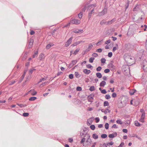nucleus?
Instances as JSON below:
<instances>
[{"label": "nucleus", "mask_w": 147, "mask_h": 147, "mask_svg": "<svg viewBox=\"0 0 147 147\" xmlns=\"http://www.w3.org/2000/svg\"><path fill=\"white\" fill-rule=\"evenodd\" d=\"M36 99V97H32L29 99V100L30 101H33L35 100Z\"/></svg>", "instance_id": "30"}, {"label": "nucleus", "mask_w": 147, "mask_h": 147, "mask_svg": "<svg viewBox=\"0 0 147 147\" xmlns=\"http://www.w3.org/2000/svg\"><path fill=\"white\" fill-rule=\"evenodd\" d=\"M96 76L99 78H100L102 77V76L101 74L99 72L96 73Z\"/></svg>", "instance_id": "19"}, {"label": "nucleus", "mask_w": 147, "mask_h": 147, "mask_svg": "<svg viewBox=\"0 0 147 147\" xmlns=\"http://www.w3.org/2000/svg\"><path fill=\"white\" fill-rule=\"evenodd\" d=\"M95 119L96 120V123H97L99 122L100 119L96 117Z\"/></svg>", "instance_id": "64"}, {"label": "nucleus", "mask_w": 147, "mask_h": 147, "mask_svg": "<svg viewBox=\"0 0 147 147\" xmlns=\"http://www.w3.org/2000/svg\"><path fill=\"white\" fill-rule=\"evenodd\" d=\"M26 74V72H24V74L19 79V80L18 81V83H20L21 82H22V81L23 80V79H24L25 75Z\"/></svg>", "instance_id": "13"}, {"label": "nucleus", "mask_w": 147, "mask_h": 147, "mask_svg": "<svg viewBox=\"0 0 147 147\" xmlns=\"http://www.w3.org/2000/svg\"><path fill=\"white\" fill-rule=\"evenodd\" d=\"M102 67L100 66H99L97 68L96 70L97 71H100L102 69Z\"/></svg>", "instance_id": "43"}, {"label": "nucleus", "mask_w": 147, "mask_h": 147, "mask_svg": "<svg viewBox=\"0 0 147 147\" xmlns=\"http://www.w3.org/2000/svg\"><path fill=\"white\" fill-rule=\"evenodd\" d=\"M109 103L107 101H105L104 102V105L105 106H108L109 105Z\"/></svg>", "instance_id": "31"}, {"label": "nucleus", "mask_w": 147, "mask_h": 147, "mask_svg": "<svg viewBox=\"0 0 147 147\" xmlns=\"http://www.w3.org/2000/svg\"><path fill=\"white\" fill-rule=\"evenodd\" d=\"M71 24V22H70L68 23L67 24L65 25L64 26V27H66L68 26H70V24Z\"/></svg>", "instance_id": "60"}, {"label": "nucleus", "mask_w": 147, "mask_h": 147, "mask_svg": "<svg viewBox=\"0 0 147 147\" xmlns=\"http://www.w3.org/2000/svg\"><path fill=\"white\" fill-rule=\"evenodd\" d=\"M47 79V78L46 77H44V78H42L40 79V80L38 82V84L40 82L43 81H45V80Z\"/></svg>", "instance_id": "26"}, {"label": "nucleus", "mask_w": 147, "mask_h": 147, "mask_svg": "<svg viewBox=\"0 0 147 147\" xmlns=\"http://www.w3.org/2000/svg\"><path fill=\"white\" fill-rule=\"evenodd\" d=\"M28 92L30 93L32 95H35L37 93V92L34 91V90H31Z\"/></svg>", "instance_id": "11"}, {"label": "nucleus", "mask_w": 147, "mask_h": 147, "mask_svg": "<svg viewBox=\"0 0 147 147\" xmlns=\"http://www.w3.org/2000/svg\"><path fill=\"white\" fill-rule=\"evenodd\" d=\"M116 45L117 46V47H113V52H114L115 51L116 49H117L118 47V45L117 44H116Z\"/></svg>", "instance_id": "36"}, {"label": "nucleus", "mask_w": 147, "mask_h": 147, "mask_svg": "<svg viewBox=\"0 0 147 147\" xmlns=\"http://www.w3.org/2000/svg\"><path fill=\"white\" fill-rule=\"evenodd\" d=\"M105 127L106 129H108L109 127V124L108 123H106L105 125Z\"/></svg>", "instance_id": "40"}, {"label": "nucleus", "mask_w": 147, "mask_h": 147, "mask_svg": "<svg viewBox=\"0 0 147 147\" xmlns=\"http://www.w3.org/2000/svg\"><path fill=\"white\" fill-rule=\"evenodd\" d=\"M95 90V87L94 86H91L89 90L91 91H94Z\"/></svg>", "instance_id": "29"}, {"label": "nucleus", "mask_w": 147, "mask_h": 147, "mask_svg": "<svg viewBox=\"0 0 147 147\" xmlns=\"http://www.w3.org/2000/svg\"><path fill=\"white\" fill-rule=\"evenodd\" d=\"M73 39L72 37H71L66 42L65 46L66 47H68L71 43Z\"/></svg>", "instance_id": "3"}, {"label": "nucleus", "mask_w": 147, "mask_h": 147, "mask_svg": "<svg viewBox=\"0 0 147 147\" xmlns=\"http://www.w3.org/2000/svg\"><path fill=\"white\" fill-rule=\"evenodd\" d=\"M106 84V82L104 81H102L100 84V87H104Z\"/></svg>", "instance_id": "16"}, {"label": "nucleus", "mask_w": 147, "mask_h": 147, "mask_svg": "<svg viewBox=\"0 0 147 147\" xmlns=\"http://www.w3.org/2000/svg\"><path fill=\"white\" fill-rule=\"evenodd\" d=\"M69 78L70 79H72L73 78V74H70L69 76Z\"/></svg>", "instance_id": "56"}, {"label": "nucleus", "mask_w": 147, "mask_h": 147, "mask_svg": "<svg viewBox=\"0 0 147 147\" xmlns=\"http://www.w3.org/2000/svg\"><path fill=\"white\" fill-rule=\"evenodd\" d=\"M85 42L84 41H80L77 42H76L74 43L72 45V46L74 47L77 46L79 44L81 43H84Z\"/></svg>", "instance_id": "8"}, {"label": "nucleus", "mask_w": 147, "mask_h": 147, "mask_svg": "<svg viewBox=\"0 0 147 147\" xmlns=\"http://www.w3.org/2000/svg\"><path fill=\"white\" fill-rule=\"evenodd\" d=\"M86 66L88 68H91L92 67V66L90 64L87 65Z\"/></svg>", "instance_id": "61"}, {"label": "nucleus", "mask_w": 147, "mask_h": 147, "mask_svg": "<svg viewBox=\"0 0 147 147\" xmlns=\"http://www.w3.org/2000/svg\"><path fill=\"white\" fill-rule=\"evenodd\" d=\"M92 56L94 57H96L98 56V54L95 53H94L92 54Z\"/></svg>", "instance_id": "54"}, {"label": "nucleus", "mask_w": 147, "mask_h": 147, "mask_svg": "<svg viewBox=\"0 0 147 147\" xmlns=\"http://www.w3.org/2000/svg\"><path fill=\"white\" fill-rule=\"evenodd\" d=\"M107 11V9L106 8H104L102 11L99 13V16H102L104 15Z\"/></svg>", "instance_id": "7"}, {"label": "nucleus", "mask_w": 147, "mask_h": 147, "mask_svg": "<svg viewBox=\"0 0 147 147\" xmlns=\"http://www.w3.org/2000/svg\"><path fill=\"white\" fill-rule=\"evenodd\" d=\"M76 90L77 91H81L82 90V88L78 86L76 88Z\"/></svg>", "instance_id": "49"}, {"label": "nucleus", "mask_w": 147, "mask_h": 147, "mask_svg": "<svg viewBox=\"0 0 147 147\" xmlns=\"http://www.w3.org/2000/svg\"><path fill=\"white\" fill-rule=\"evenodd\" d=\"M38 54V52L37 51L35 52L34 53V54L33 55V58H34L35 57H36L37 55Z\"/></svg>", "instance_id": "37"}, {"label": "nucleus", "mask_w": 147, "mask_h": 147, "mask_svg": "<svg viewBox=\"0 0 147 147\" xmlns=\"http://www.w3.org/2000/svg\"><path fill=\"white\" fill-rule=\"evenodd\" d=\"M93 47V45L91 44H90L89 45L88 49L90 50Z\"/></svg>", "instance_id": "47"}, {"label": "nucleus", "mask_w": 147, "mask_h": 147, "mask_svg": "<svg viewBox=\"0 0 147 147\" xmlns=\"http://www.w3.org/2000/svg\"><path fill=\"white\" fill-rule=\"evenodd\" d=\"M116 123L119 124H122L123 123V122L121 120L119 119L117 120L116 121Z\"/></svg>", "instance_id": "27"}, {"label": "nucleus", "mask_w": 147, "mask_h": 147, "mask_svg": "<svg viewBox=\"0 0 147 147\" xmlns=\"http://www.w3.org/2000/svg\"><path fill=\"white\" fill-rule=\"evenodd\" d=\"M16 81H17L16 80L11 81L10 82L9 85H11L13 84Z\"/></svg>", "instance_id": "45"}, {"label": "nucleus", "mask_w": 147, "mask_h": 147, "mask_svg": "<svg viewBox=\"0 0 147 147\" xmlns=\"http://www.w3.org/2000/svg\"><path fill=\"white\" fill-rule=\"evenodd\" d=\"M44 55L42 53L40 54L39 56V58L40 60H42L44 58Z\"/></svg>", "instance_id": "21"}, {"label": "nucleus", "mask_w": 147, "mask_h": 147, "mask_svg": "<svg viewBox=\"0 0 147 147\" xmlns=\"http://www.w3.org/2000/svg\"><path fill=\"white\" fill-rule=\"evenodd\" d=\"M104 112L105 113H109L110 112V111L108 109H107L105 110Z\"/></svg>", "instance_id": "39"}, {"label": "nucleus", "mask_w": 147, "mask_h": 147, "mask_svg": "<svg viewBox=\"0 0 147 147\" xmlns=\"http://www.w3.org/2000/svg\"><path fill=\"white\" fill-rule=\"evenodd\" d=\"M107 134H102L101 135V138H107Z\"/></svg>", "instance_id": "44"}, {"label": "nucleus", "mask_w": 147, "mask_h": 147, "mask_svg": "<svg viewBox=\"0 0 147 147\" xmlns=\"http://www.w3.org/2000/svg\"><path fill=\"white\" fill-rule=\"evenodd\" d=\"M115 21V19H113L111 20L108 21V22H107V25H109L113 23Z\"/></svg>", "instance_id": "12"}, {"label": "nucleus", "mask_w": 147, "mask_h": 147, "mask_svg": "<svg viewBox=\"0 0 147 147\" xmlns=\"http://www.w3.org/2000/svg\"><path fill=\"white\" fill-rule=\"evenodd\" d=\"M107 67L112 71H114L116 70L115 66L111 63L108 65Z\"/></svg>", "instance_id": "1"}, {"label": "nucleus", "mask_w": 147, "mask_h": 147, "mask_svg": "<svg viewBox=\"0 0 147 147\" xmlns=\"http://www.w3.org/2000/svg\"><path fill=\"white\" fill-rule=\"evenodd\" d=\"M80 50V49L79 48L77 49L73 53V54L74 55H76V54L78 53V52Z\"/></svg>", "instance_id": "25"}, {"label": "nucleus", "mask_w": 147, "mask_h": 147, "mask_svg": "<svg viewBox=\"0 0 147 147\" xmlns=\"http://www.w3.org/2000/svg\"><path fill=\"white\" fill-rule=\"evenodd\" d=\"M87 5H86L85 6H84L82 8V11H85L86 10V7L87 6Z\"/></svg>", "instance_id": "52"}, {"label": "nucleus", "mask_w": 147, "mask_h": 147, "mask_svg": "<svg viewBox=\"0 0 147 147\" xmlns=\"http://www.w3.org/2000/svg\"><path fill=\"white\" fill-rule=\"evenodd\" d=\"M84 132H83L82 133H80V136L81 137H85L86 136V135H87V132H86L85 130H83Z\"/></svg>", "instance_id": "15"}, {"label": "nucleus", "mask_w": 147, "mask_h": 147, "mask_svg": "<svg viewBox=\"0 0 147 147\" xmlns=\"http://www.w3.org/2000/svg\"><path fill=\"white\" fill-rule=\"evenodd\" d=\"M135 125L137 126H139L140 125L138 121H135Z\"/></svg>", "instance_id": "32"}, {"label": "nucleus", "mask_w": 147, "mask_h": 147, "mask_svg": "<svg viewBox=\"0 0 147 147\" xmlns=\"http://www.w3.org/2000/svg\"><path fill=\"white\" fill-rule=\"evenodd\" d=\"M134 104L133 105L134 106H136L139 104V101L138 100H134Z\"/></svg>", "instance_id": "14"}, {"label": "nucleus", "mask_w": 147, "mask_h": 147, "mask_svg": "<svg viewBox=\"0 0 147 147\" xmlns=\"http://www.w3.org/2000/svg\"><path fill=\"white\" fill-rule=\"evenodd\" d=\"M110 71V70L109 69H107L105 70L104 72L106 73H107L109 72Z\"/></svg>", "instance_id": "50"}, {"label": "nucleus", "mask_w": 147, "mask_h": 147, "mask_svg": "<svg viewBox=\"0 0 147 147\" xmlns=\"http://www.w3.org/2000/svg\"><path fill=\"white\" fill-rule=\"evenodd\" d=\"M71 24H75L77 25L80 23V21L78 19H73L71 20L70 21Z\"/></svg>", "instance_id": "2"}, {"label": "nucleus", "mask_w": 147, "mask_h": 147, "mask_svg": "<svg viewBox=\"0 0 147 147\" xmlns=\"http://www.w3.org/2000/svg\"><path fill=\"white\" fill-rule=\"evenodd\" d=\"M83 72L86 74H89L90 72L91 71L90 70H88L87 69H85L83 70Z\"/></svg>", "instance_id": "17"}, {"label": "nucleus", "mask_w": 147, "mask_h": 147, "mask_svg": "<svg viewBox=\"0 0 147 147\" xmlns=\"http://www.w3.org/2000/svg\"><path fill=\"white\" fill-rule=\"evenodd\" d=\"M117 135V133L116 132L113 133V134H110L109 135V137L110 138H114Z\"/></svg>", "instance_id": "10"}, {"label": "nucleus", "mask_w": 147, "mask_h": 147, "mask_svg": "<svg viewBox=\"0 0 147 147\" xmlns=\"http://www.w3.org/2000/svg\"><path fill=\"white\" fill-rule=\"evenodd\" d=\"M33 40H30L29 43V46L30 48L33 45Z\"/></svg>", "instance_id": "28"}, {"label": "nucleus", "mask_w": 147, "mask_h": 147, "mask_svg": "<svg viewBox=\"0 0 147 147\" xmlns=\"http://www.w3.org/2000/svg\"><path fill=\"white\" fill-rule=\"evenodd\" d=\"M78 62V60H73L71 61V62L69 64V68H71L73 67V66L75 65Z\"/></svg>", "instance_id": "4"}, {"label": "nucleus", "mask_w": 147, "mask_h": 147, "mask_svg": "<svg viewBox=\"0 0 147 147\" xmlns=\"http://www.w3.org/2000/svg\"><path fill=\"white\" fill-rule=\"evenodd\" d=\"M136 90H134V89H133V90H131L130 91L129 93L131 95H132L134 94V93L136 92Z\"/></svg>", "instance_id": "22"}, {"label": "nucleus", "mask_w": 147, "mask_h": 147, "mask_svg": "<svg viewBox=\"0 0 147 147\" xmlns=\"http://www.w3.org/2000/svg\"><path fill=\"white\" fill-rule=\"evenodd\" d=\"M92 14H91V13H90L88 14V19L89 20H90V18L91 17Z\"/></svg>", "instance_id": "58"}, {"label": "nucleus", "mask_w": 147, "mask_h": 147, "mask_svg": "<svg viewBox=\"0 0 147 147\" xmlns=\"http://www.w3.org/2000/svg\"><path fill=\"white\" fill-rule=\"evenodd\" d=\"M93 119V118H91L90 119H89L88 121V123L90 124L91 123V121H92V120Z\"/></svg>", "instance_id": "48"}, {"label": "nucleus", "mask_w": 147, "mask_h": 147, "mask_svg": "<svg viewBox=\"0 0 147 147\" xmlns=\"http://www.w3.org/2000/svg\"><path fill=\"white\" fill-rule=\"evenodd\" d=\"M102 49L100 48L98 49L96 51L97 52H98L99 53H101L102 52Z\"/></svg>", "instance_id": "62"}, {"label": "nucleus", "mask_w": 147, "mask_h": 147, "mask_svg": "<svg viewBox=\"0 0 147 147\" xmlns=\"http://www.w3.org/2000/svg\"><path fill=\"white\" fill-rule=\"evenodd\" d=\"M100 61L102 63H105L106 60L105 58H102L101 59Z\"/></svg>", "instance_id": "38"}, {"label": "nucleus", "mask_w": 147, "mask_h": 147, "mask_svg": "<svg viewBox=\"0 0 147 147\" xmlns=\"http://www.w3.org/2000/svg\"><path fill=\"white\" fill-rule=\"evenodd\" d=\"M101 92L102 94H105L107 93V91L105 89H103L102 90Z\"/></svg>", "instance_id": "51"}, {"label": "nucleus", "mask_w": 147, "mask_h": 147, "mask_svg": "<svg viewBox=\"0 0 147 147\" xmlns=\"http://www.w3.org/2000/svg\"><path fill=\"white\" fill-rule=\"evenodd\" d=\"M90 128L91 129H92V130H94L95 129V127L94 125H91L90 126Z\"/></svg>", "instance_id": "41"}, {"label": "nucleus", "mask_w": 147, "mask_h": 147, "mask_svg": "<svg viewBox=\"0 0 147 147\" xmlns=\"http://www.w3.org/2000/svg\"><path fill=\"white\" fill-rule=\"evenodd\" d=\"M107 23V22L105 21L104 20H103L101 21L100 22V24L101 25H103L104 24H106Z\"/></svg>", "instance_id": "24"}, {"label": "nucleus", "mask_w": 147, "mask_h": 147, "mask_svg": "<svg viewBox=\"0 0 147 147\" xmlns=\"http://www.w3.org/2000/svg\"><path fill=\"white\" fill-rule=\"evenodd\" d=\"M105 98L106 99H108L111 98V97L109 94H107L105 95Z\"/></svg>", "instance_id": "35"}, {"label": "nucleus", "mask_w": 147, "mask_h": 147, "mask_svg": "<svg viewBox=\"0 0 147 147\" xmlns=\"http://www.w3.org/2000/svg\"><path fill=\"white\" fill-rule=\"evenodd\" d=\"M123 131L124 133H127V130L126 129H123Z\"/></svg>", "instance_id": "63"}, {"label": "nucleus", "mask_w": 147, "mask_h": 147, "mask_svg": "<svg viewBox=\"0 0 147 147\" xmlns=\"http://www.w3.org/2000/svg\"><path fill=\"white\" fill-rule=\"evenodd\" d=\"M82 16V12H80L78 15V16L80 18H81Z\"/></svg>", "instance_id": "46"}, {"label": "nucleus", "mask_w": 147, "mask_h": 147, "mask_svg": "<svg viewBox=\"0 0 147 147\" xmlns=\"http://www.w3.org/2000/svg\"><path fill=\"white\" fill-rule=\"evenodd\" d=\"M35 70V69H32L30 70L29 71V74H32L34 71Z\"/></svg>", "instance_id": "42"}, {"label": "nucleus", "mask_w": 147, "mask_h": 147, "mask_svg": "<svg viewBox=\"0 0 147 147\" xmlns=\"http://www.w3.org/2000/svg\"><path fill=\"white\" fill-rule=\"evenodd\" d=\"M88 138L86 141V142L87 143V144L88 145H90L92 143V141L90 139V137L89 134H87Z\"/></svg>", "instance_id": "6"}, {"label": "nucleus", "mask_w": 147, "mask_h": 147, "mask_svg": "<svg viewBox=\"0 0 147 147\" xmlns=\"http://www.w3.org/2000/svg\"><path fill=\"white\" fill-rule=\"evenodd\" d=\"M92 137L94 139H96L98 138V136L96 134H94L92 135Z\"/></svg>", "instance_id": "23"}, {"label": "nucleus", "mask_w": 147, "mask_h": 147, "mask_svg": "<svg viewBox=\"0 0 147 147\" xmlns=\"http://www.w3.org/2000/svg\"><path fill=\"white\" fill-rule=\"evenodd\" d=\"M73 32L75 33H79L80 32H81V33H82L83 32L82 30H74L73 31Z\"/></svg>", "instance_id": "20"}, {"label": "nucleus", "mask_w": 147, "mask_h": 147, "mask_svg": "<svg viewBox=\"0 0 147 147\" xmlns=\"http://www.w3.org/2000/svg\"><path fill=\"white\" fill-rule=\"evenodd\" d=\"M96 6V4H90L88 5V8L89 9H90L92 8H94Z\"/></svg>", "instance_id": "18"}, {"label": "nucleus", "mask_w": 147, "mask_h": 147, "mask_svg": "<svg viewBox=\"0 0 147 147\" xmlns=\"http://www.w3.org/2000/svg\"><path fill=\"white\" fill-rule=\"evenodd\" d=\"M145 117V113H143V114H142L141 116L140 119L139 120V121L142 123H144V119Z\"/></svg>", "instance_id": "5"}, {"label": "nucleus", "mask_w": 147, "mask_h": 147, "mask_svg": "<svg viewBox=\"0 0 147 147\" xmlns=\"http://www.w3.org/2000/svg\"><path fill=\"white\" fill-rule=\"evenodd\" d=\"M113 144V142H111L107 144L108 146L112 145Z\"/></svg>", "instance_id": "59"}, {"label": "nucleus", "mask_w": 147, "mask_h": 147, "mask_svg": "<svg viewBox=\"0 0 147 147\" xmlns=\"http://www.w3.org/2000/svg\"><path fill=\"white\" fill-rule=\"evenodd\" d=\"M54 44L53 43H50L46 46V48L47 49H49L51 47L54 46Z\"/></svg>", "instance_id": "9"}, {"label": "nucleus", "mask_w": 147, "mask_h": 147, "mask_svg": "<svg viewBox=\"0 0 147 147\" xmlns=\"http://www.w3.org/2000/svg\"><path fill=\"white\" fill-rule=\"evenodd\" d=\"M94 59V57H91L89 59V62L90 63H92Z\"/></svg>", "instance_id": "33"}, {"label": "nucleus", "mask_w": 147, "mask_h": 147, "mask_svg": "<svg viewBox=\"0 0 147 147\" xmlns=\"http://www.w3.org/2000/svg\"><path fill=\"white\" fill-rule=\"evenodd\" d=\"M112 56V53L111 52H109L108 54V56L109 57H111Z\"/></svg>", "instance_id": "57"}, {"label": "nucleus", "mask_w": 147, "mask_h": 147, "mask_svg": "<svg viewBox=\"0 0 147 147\" xmlns=\"http://www.w3.org/2000/svg\"><path fill=\"white\" fill-rule=\"evenodd\" d=\"M85 138L84 137L81 140V142H80V143H83L85 141Z\"/></svg>", "instance_id": "53"}, {"label": "nucleus", "mask_w": 147, "mask_h": 147, "mask_svg": "<svg viewBox=\"0 0 147 147\" xmlns=\"http://www.w3.org/2000/svg\"><path fill=\"white\" fill-rule=\"evenodd\" d=\"M117 96V94L115 93H113L112 94V96L113 98H115Z\"/></svg>", "instance_id": "55"}, {"label": "nucleus", "mask_w": 147, "mask_h": 147, "mask_svg": "<svg viewBox=\"0 0 147 147\" xmlns=\"http://www.w3.org/2000/svg\"><path fill=\"white\" fill-rule=\"evenodd\" d=\"M29 113H24L23 114V116L24 117H26L29 115Z\"/></svg>", "instance_id": "34"}]
</instances>
